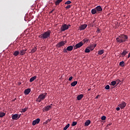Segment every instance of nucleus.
Returning <instances> with one entry per match:
<instances>
[{
  "instance_id": "obj_29",
  "label": "nucleus",
  "mask_w": 130,
  "mask_h": 130,
  "mask_svg": "<svg viewBox=\"0 0 130 130\" xmlns=\"http://www.w3.org/2000/svg\"><path fill=\"white\" fill-rule=\"evenodd\" d=\"M5 115H6V113H5L4 112L0 113V117H4V116H5Z\"/></svg>"
},
{
  "instance_id": "obj_33",
  "label": "nucleus",
  "mask_w": 130,
  "mask_h": 130,
  "mask_svg": "<svg viewBox=\"0 0 130 130\" xmlns=\"http://www.w3.org/2000/svg\"><path fill=\"white\" fill-rule=\"evenodd\" d=\"M105 89H106V90H109L110 89V86L109 85H107L105 86Z\"/></svg>"
},
{
  "instance_id": "obj_34",
  "label": "nucleus",
  "mask_w": 130,
  "mask_h": 130,
  "mask_svg": "<svg viewBox=\"0 0 130 130\" xmlns=\"http://www.w3.org/2000/svg\"><path fill=\"white\" fill-rule=\"evenodd\" d=\"M28 110V108H25L24 109H22L21 112H26V111Z\"/></svg>"
},
{
  "instance_id": "obj_23",
  "label": "nucleus",
  "mask_w": 130,
  "mask_h": 130,
  "mask_svg": "<svg viewBox=\"0 0 130 130\" xmlns=\"http://www.w3.org/2000/svg\"><path fill=\"white\" fill-rule=\"evenodd\" d=\"M77 84H78V81H74L73 82L71 83V86H72V87H75Z\"/></svg>"
},
{
  "instance_id": "obj_28",
  "label": "nucleus",
  "mask_w": 130,
  "mask_h": 130,
  "mask_svg": "<svg viewBox=\"0 0 130 130\" xmlns=\"http://www.w3.org/2000/svg\"><path fill=\"white\" fill-rule=\"evenodd\" d=\"M111 85L112 86H115V85H116V81H112L111 82Z\"/></svg>"
},
{
  "instance_id": "obj_48",
  "label": "nucleus",
  "mask_w": 130,
  "mask_h": 130,
  "mask_svg": "<svg viewBox=\"0 0 130 130\" xmlns=\"http://www.w3.org/2000/svg\"><path fill=\"white\" fill-rule=\"evenodd\" d=\"M68 26V27H71V24H69Z\"/></svg>"
},
{
  "instance_id": "obj_4",
  "label": "nucleus",
  "mask_w": 130,
  "mask_h": 130,
  "mask_svg": "<svg viewBox=\"0 0 130 130\" xmlns=\"http://www.w3.org/2000/svg\"><path fill=\"white\" fill-rule=\"evenodd\" d=\"M66 43H67V41H62L57 44L56 46L57 48H60L61 46H64Z\"/></svg>"
},
{
  "instance_id": "obj_24",
  "label": "nucleus",
  "mask_w": 130,
  "mask_h": 130,
  "mask_svg": "<svg viewBox=\"0 0 130 130\" xmlns=\"http://www.w3.org/2000/svg\"><path fill=\"white\" fill-rule=\"evenodd\" d=\"M104 53V50H100L98 51V54H99L100 55H101L102 54H103Z\"/></svg>"
},
{
  "instance_id": "obj_2",
  "label": "nucleus",
  "mask_w": 130,
  "mask_h": 130,
  "mask_svg": "<svg viewBox=\"0 0 130 130\" xmlns=\"http://www.w3.org/2000/svg\"><path fill=\"white\" fill-rule=\"evenodd\" d=\"M50 34H51V31L49 30L39 35L38 37L41 39H49L50 38Z\"/></svg>"
},
{
  "instance_id": "obj_1",
  "label": "nucleus",
  "mask_w": 130,
  "mask_h": 130,
  "mask_svg": "<svg viewBox=\"0 0 130 130\" xmlns=\"http://www.w3.org/2000/svg\"><path fill=\"white\" fill-rule=\"evenodd\" d=\"M127 39H128V37L125 35H121L116 38L117 43H123V42L127 41Z\"/></svg>"
},
{
  "instance_id": "obj_10",
  "label": "nucleus",
  "mask_w": 130,
  "mask_h": 130,
  "mask_svg": "<svg viewBox=\"0 0 130 130\" xmlns=\"http://www.w3.org/2000/svg\"><path fill=\"white\" fill-rule=\"evenodd\" d=\"M95 8V10L98 13H100L101 12H102L103 9L102 8L101 6H98Z\"/></svg>"
},
{
  "instance_id": "obj_11",
  "label": "nucleus",
  "mask_w": 130,
  "mask_h": 130,
  "mask_svg": "<svg viewBox=\"0 0 130 130\" xmlns=\"http://www.w3.org/2000/svg\"><path fill=\"white\" fill-rule=\"evenodd\" d=\"M39 122H40V119L37 118L36 120L32 121V125H36V124H38Z\"/></svg>"
},
{
  "instance_id": "obj_9",
  "label": "nucleus",
  "mask_w": 130,
  "mask_h": 130,
  "mask_svg": "<svg viewBox=\"0 0 130 130\" xmlns=\"http://www.w3.org/2000/svg\"><path fill=\"white\" fill-rule=\"evenodd\" d=\"M126 105V103L124 102H122L121 104L118 105L119 107L121 108V109H123L125 107Z\"/></svg>"
},
{
  "instance_id": "obj_50",
  "label": "nucleus",
  "mask_w": 130,
  "mask_h": 130,
  "mask_svg": "<svg viewBox=\"0 0 130 130\" xmlns=\"http://www.w3.org/2000/svg\"><path fill=\"white\" fill-rule=\"evenodd\" d=\"M90 90H91V89H88V91H90Z\"/></svg>"
},
{
  "instance_id": "obj_39",
  "label": "nucleus",
  "mask_w": 130,
  "mask_h": 130,
  "mask_svg": "<svg viewBox=\"0 0 130 130\" xmlns=\"http://www.w3.org/2000/svg\"><path fill=\"white\" fill-rule=\"evenodd\" d=\"M101 119L102 120H105L106 119V116H103L102 117H101Z\"/></svg>"
},
{
  "instance_id": "obj_40",
  "label": "nucleus",
  "mask_w": 130,
  "mask_h": 130,
  "mask_svg": "<svg viewBox=\"0 0 130 130\" xmlns=\"http://www.w3.org/2000/svg\"><path fill=\"white\" fill-rule=\"evenodd\" d=\"M77 122H75V121L73 122L72 125V126H75V125H77Z\"/></svg>"
},
{
  "instance_id": "obj_36",
  "label": "nucleus",
  "mask_w": 130,
  "mask_h": 130,
  "mask_svg": "<svg viewBox=\"0 0 130 130\" xmlns=\"http://www.w3.org/2000/svg\"><path fill=\"white\" fill-rule=\"evenodd\" d=\"M71 7H72V5H69L65 7V9H67L68 10L69 9H71Z\"/></svg>"
},
{
  "instance_id": "obj_12",
  "label": "nucleus",
  "mask_w": 130,
  "mask_h": 130,
  "mask_svg": "<svg viewBox=\"0 0 130 130\" xmlns=\"http://www.w3.org/2000/svg\"><path fill=\"white\" fill-rule=\"evenodd\" d=\"M87 26L88 25L86 24L81 25L80 26H79V30H80V31H82V30H85V29L87 28Z\"/></svg>"
},
{
  "instance_id": "obj_47",
  "label": "nucleus",
  "mask_w": 130,
  "mask_h": 130,
  "mask_svg": "<svg viewBox=\"0 0 130 130\" xmlns=\"http://www.w3.org/2000/svg\"><path fill=\"white\" fill-rule=\"evenodd\" d=\"M98 97H99V95H97V96L95 97V99H98Z\"/></svg>"
},
{
  "instance_id": "obj_41",
  "label": "nucleus",
  "mask_w": 130,
  "mask_h": 130,
  "mask_svg": "<svg viewBox=\"0 0 130 130\" xmlns=\"http://www.w3.org/2000/svg\"><path fill=\"white\" fill-rule=\"evenodd\" d=\"M63 51L64 52V53H67L68 52V50H67L66 48H64Z\"/></svg>"
},
{
  "instance_id": "obj_27",
  "label": "nucleus",
  "mask_w": 130,
  "mask_h": 130,
  "mask_svg": "<svg viewBox=\"0 0 130 130\" xmlns=\"http://www.w3.org/2000/svg\"><path fill=\"white\" fill-rule=\"evenodd\" d=\"M37 50V49L36 48H34L32 49L31 50L30 53H34L35 51Z\"/></svg>"
},
{
  "instance_id": "obj_26",
  "label": "nucleus",
  "mask_w": 130,
  "mask_h": 130,
  "mask_svg": "<svg viewBox=\"0 0 130 130\" xmlns=\"http://www.w3.org/2000/svg\"><path fill=\"white\" fill-rule=\"evenodd\" d=\"M87 48L90 49L91 51L94 50V47H93V45H92V44L90 45L88 47H87Z\"/></svg>"
},
{
  "instance_id": "obj_7",
  "label": "nucleus",
  "mask_w": 130,
  "mask_h": 130,
  "mask_svg": "<svg viewBox=\"0 0 130 130\" xmlns=\"http://www.w3.org/2000/svg\"><path fill=\"white\" fill-rule=\"evenodd\" d=\"M12 119L14 120H17V119H19L20 117H21V115H18V114H15L12 115Z\"/></svg>"
},
{
  "instance_id": "obj_19",
  "label": "nucleus",
  "mask_w": 130,
  "mask_h": 130,
  "mask_svg": "<svg viewBox=\"0 0 130 130\" xmlns=\"http://www.w3.org/2000/svg\"><path fill=\"white\" fill-rule=\"evenodd\" d=\"M91 12L92 15H95V14H98L97 11L96 10V8L92 9Z\"/></svg>"
},
{
  "instance_id": "obj_21",
  "label": "nucleus",
  "mask_w": 130,
  "mask_h": 130,
  "mask_svg": "<svg viewBox=\"0 0 130 130\" xmlns=\"http://www.w3.org/2000/svg\"><path fill=\"white\" fill-rule=\"evenodd\" d=\"M19 54H20V52H19V51H15L13 53V55H14V56H18Z\"/></svg>"
},
{
  "instance_id": "obj_43",
  "label": "nucleus",
  "mask_w": 130,
  "mask_h": 130,
  "mask_svg": "<svg viewBox=\"0 0 130 130\" xmlns=\"http://www.w3.org/2000/svg\"><path fill=\"white\" fill-rule=\"evenodd\" d=\"M73 80V76H71L69 78V81H72Z\"/></svg>"
},
{
  "instance_id": "obj_45",
  "label": "nucleus",
  "mask_w": 130,
  "mask_h": 130,
  "mask_svg": "<svg viewBox=\"0 0 130 130\" xmlns=\"http://www.w3.org/2000/svg\"><path fill=\"white\" fill-rule=\"evenodd\" d=\"M120 110V108L119 107L116 108V110H117V111H119V110Z\"/></svg>"
},
{
  "instance_id": "obj_17",
  "label": "nucleus",
  "mask_w": 130,
  "mask_h": 130,
  "mask_svg": "<svg viewBox=\"0 0 130 130\" xmlns=\"http://www.w3.org/2000/svg\"><path fill=\"white\" fill-rule=\"evenodd\" d=\"M74 48V46H69L67 48L68 51H72Z\"/></svg>"
},
{
  "instance_id": "obj_14",
  "label": "nucleus",
  "mask_w": 130,
  "mask_h": 130,
  "mask_svg": "<svg viewBox=\"0 0 130 130\" xmlns=\"http://www.w3.org/2000/svg\"><path fill=\"white\" fill-rule=\"evenodd\" d=\"M31 92V89L27 88L24 90L25 95H28Z\"/></svg>"
},
{
  "instance_id": "obj_13",
  "label": "nucleus",
  "mask_w": 130,
  "mask_h": 130,
  "mask_svg": "<svg viewBox=\"0 0 130 130\" xmlns=\"http://www.w3.org/2000/svg\"><path fill=\"white\" fill-rule=\"evenodd\" d=\"M127 53H128V51L124 50L123 52H122L120 54V56H121L122 57H124V56H125V55H126V54H127Z\"/></svg>"
},
{
  "instance_id": "obj_37",
  "label": "nucleus",
  "mask_w": 130,
  "mask_h": 130,
  "mask_svg": "<svg viewBox=\"0 0 130 130\" xmlns=\"http://www.w3.org/2000/svg\"><path fill=\"white\" fill-rule=\"evenodd\" d=\"M117 85L116 86H117V85H118V84H119V83H120V82H121V81H120V80L119 79H117V80H116Z\"/></svg>"
},
{
  "instance_id": "obj_30",
  "label": "nucleus",
  "mask_w": 130,
  "mask_h": 130,
  "mask_svg": "<svg viewBox=\"0 0 130 130\" xmlns=\"http://www.w3.org/2000/svg\"><path fill=\"white\" fill-rule=\"evenodd\" d=\"M84 52L86 53H88V52H90V49H89L88 48H87L85 49Z\"/></svg>"
},
{
  "instance_id": "obj_42",
  "label": "nucleus",
  "mask_w": 130,
  "mask_h": 130,
  "mask_svg": "<svg viewBox=\"0 0 130 130\" xmlns=\"http://www.w3.org/2000/svg\"><path fill=\"white\" fill-rule=\"evenodd\" d=\"M91 45H92L93 49L95 48V46H97V44H91Z\"/></svg>"
},
{
  "instance_id": "obj_25",
  "label": "nucleus",
  "mask_w": 130,
  "mask_h": 130,
  "mask_svg": "<svg viewBox=\"0 0 130 130\" xmlns=\"http://www.w3.org/2000/svg\"><path fill=\"white\" fill-rule=\"evenodd\" d=\"M124 64H125L124 63V61H122L119 62V66H120V67H122V68H123V67H124Z\"/></svg>"
},
{
  "instance_id": "obj_32",
  "label": "nucleus",
  "mask_w": 130,
  "mask_h": 130,
  "mask_svg": "<svg viewBox=\"0 0 130 130\" xmlns=\"http://www.w3.org/2000/svg\"><path fill=\"white\" fill-rule=\"evenodd\" d=\"M82 41L84 42V44H85L86 42H88V41H89V40L88 39L85 38L82 40Z\"/></svg>"
},
{
  "instance_id": "obj_31",
  "label": "nucleus",
  "mask_w": 130,
  "mask_h": 130,
  "mask_svg": "<svg viewBox=\"0 0 130 130\" xmlns=\"http://www.w3.org/2000/svg\"><path fill=\"white\" fill-rule=\"evenodd\" d=\"M70 127V124H68L64 128L63 130H67V128H69Z\"/></svg>"
},
{
  "instance_id": "obj_5",
  "label": "nucleus",
  "mask_w": 130,
  "mask_h": 130,
  "mask_svg": "<svg viewBox=\"0 0 130 130\" xmlns=\"http://www.w3.org/2000/svg\"><path fill=\"white\" fill-rule=\"evenodd\" d=\"M69 29V26H68L66 24L62 25L60 28V31L63 32L66 31V30H68Z\"/></svg>"
},
{
  "instance_id": "obj_20",
  "label": "nucleus",
  "mask_w": 130,
  "mask_h": 130,
  "mask_svg": "<svg viewBox=\"0 0 130 130\" xmlns=\"http://www.w3.org/2000/svg\"><path fill=\"white\" fill-rule=\"evenodd\" d=\"M63 0H57L55 2V6H58V5H59V4H60V3L62 2Z\"/></svg>"
},
{
  "instance_id": "obj_49",
  "label": "nucleus",
  "mask_w": 130,
  "mask_h": 130,
  "mask_svg": "<svg viewBox=\"0 0 130 130\" xmlns=\"http://www.w3.org/2000/svg\"><path fill=\"white\" fill-rule=\"evenodd\" d=\"M98 31L100 32V29H98Z\"/></svg>"
},
{
  "instance_id": "obj_22",
  "label": "nucleus",
  "mask_w": 130,
  "mask_h": 130,
  "mask_svg": "<svg viewBox=\"0 0 130 130\" xmlns=\"http://www.w3.org/2000/svg\"><path fill=\"white\" fill-rule=\"evenodd\" d=\"M83 97H84V95L83 94H80L79 95L77 96V100L80 101L82 99V98H83Z\"/></svg>"
},
{
  "instance_id": "obj_8",
  "label": "nucleus",
  "mask_w": 130,
  "mask_h": 130,
  "mask_svg": "<svg viewBox=\"0 0 130 130\" xmlns=\"http://www.w3.org/2000/svg\"><path fill=\"white\" fill-rule=\"evenodd\" d=\"M51 108H52V104H51V105H50V106H47L45 107L43 110V111L44 112L48 111L49 110H50V109H51Z\"/></svg>"
},
{
  "instance_id": "obj_18",
  "label": "nucleus",
  "mask_w": 130,
  "mask_h": 130,
  "mask_svg": "<svg viewBox=\"0 0 130 130\" xmlns=\"http://www.w3.org/2000/svg\"><path fill=\"white\" fill-rule=\"evenodd\" d=\"M37 78V76H35L34 77H32L30 79H29V82L30 83H32V82H33V81H35V80H36Z\"/></svg>"
},
{
  "instance_id": "obj_44",
  "label": "nucleus",
  "mask_w": 130,
  "mask_h": 130,
  "mask_svg": "<svg viewBox=\"0 0 130 130\" xmlns=\"http://www.w3.org/2000/svg\"><path fill=\"white\" fill-rule=\"evenodd\" d=\"M54 11V9H53L52 11H51L49 12V14H52V13H53Z\"/></svg>"
},
{
  "instance_id": "obj_6",
  "label": "nucleus",
  "mask_w": 130,
  "mask_h": 130,
  "mask_svg": "<svg viewBox=\"0 0 130 130\" xmlns=\"http://www.w3.org/2000/svg\"><path fill=\"white\" fill-rule=\"evenodd\" d=\"M84 43H83V42H80L79 43L77 44L74 46V49H78V48H80V47H81V46H83Z\"/></svg>"
},
{
  "instance_id": "obj_51",
  "label": "nucleus",
  "mask_w": 130,
  "mask_h": 130,
  "mask_svg": "<svg viewBox=\"0 0 130 130\" xmlns=\"http://www.w3.org/2000/svg\"><path fill=\"white\" fill-rule=\"evenodd\" d=\"M108 125H111V124H108Z\"/></svg>"
},
{
  "instance_id": "obj_16",
  "label": "nucleus",
  "mask_w": 130,
  "mask_h": 130,
  "mask_svg": "<svg viewBox=\"0 0 130 130\" xmlns=\"http://www.w3.org/2000/svg\"><path fill=\"white\" fill-rule=\"evenodd\" d=\"M90 123H91V121L90 120H87L85 121L84 125L85 126H88L90 125Z\"/></svg>"
},
{
  "instance_id": "obj_15",
  "label": "nucleus",
  "mask_w": 130,
  "mask_h": 130,
  "mask_svg": "<svg viewBox=\"0 0 130 130\" xmlns=\"http://www.w3.org/2000/svg\"><path fill=\"white\" fill-rule=\"evenodd\" d=\"M26 49L20 50L19 52L20 55H24L26 53Z\"/></svg>"
},
{
  "instance_id": "obj_46",
  "label": "nucleus",
  "mask_w": 130,
  "mask_h": 130,
  "mask_svg": "<svg viewBox=\"0 0 130 130\" xmlns=\"http://www.w3.org/2000/svg\"><path fill=\"white\" fill-rule=\"evenodd\" d=\"M130 58V52L128 53V56H127V58Z\"/></svg>"
},
{
  "instance_id": "obj_3",
  "label": "nucleus",
  "mask_w": 130,
  "mask_h": 130,
  "mask_svg": "<svg viewBox=\"0 0 130 130\" xmlns=\"http://www.w3.org/2000/svg\"><path fill=\"white\" fill-rule=\"evenodd\" d=\"M47 96V93H43L39 95L38 98L36 99V101L37 102H41V101H43L46 98Z\"/></svg>"
},
{
  "instance_id": "obj_38",
  "label": "nucleus",
  "mask_w": 130,
  "mask_h": 130,
  "mask_svg": "<svg viewBox=\"0 0 130 130\" xmlns=\"http://www.w3.org/2000/svg\"><path fill=\"white\" fill-rule=\"evenodd\" d=\"M51 120V119H48L46 122H45V124H47L48 122H50Z\"/></svg>"
},
{
  "instance_id": "obj_35",
  "label": "nucleus",
  "mask_w": 130,
  "mask_h": 130,
  "mask_svg": "<svg viewBox=\"0 0 130 130\" xmlns=\"http://www.w3.org/2000/svg\"><path fill=\"white\" fill-rule=\"evenodd\" d=\"M70 4H72V2H71V1H68L65 3V5H70Z\"/></svg>"
}]
</instances>
